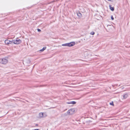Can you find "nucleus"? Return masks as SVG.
Listing matches in <instances>:
<instances>
[{
	"label": "nucleus",
	"instance_id": "2",
	"mask_svg": "<svg viewBox=\"0 0 130 130\" xmlns=\"http://www.w3.org/2000/svg\"><path fill=\"white\" fill-rule=\"evenodd\" d=\"M75 43L74 42H70V43H66L64 44H63L62 45V46H68L69 47L72 46L75 44Z\"/></svg>",
	"mask_w": 130,
	"mask_h": 130
},
{
	"label": "nucleus",
	"instance_id": "5",
	"mask_svg": "<svg viewBox=\"0 0 130 130\" xmlns=\"http://www.w3.org/2000/svg\"><path fill=\"white\" fill-rule=\"evenodd\" d=\"M46 116V115L45 113H44L42 112L40 113L39 114V116L40 118L43 117H45Z\"/></svg>",
	"mask_w": 130,
	"mask_h": 130
},
{
	"label": "nucleus",
	"instance_id": "6",
	"mask_svg": "<svg viewBox=\"0 0 130 130\" xmlns=\"http://www.w3.org/2000/svg\"><path fill=\"white\" fill-rule=\"evenodd\" d=\"M66 103L68 104H75L76 103V102L75 101H71L67 102Z\"/></svg>",
	"mask_w": 130,
	"mask_h": 130
},
{
	"label": "nucleus",
	"instance_id": "7",
	"mask_svg": "<svg viewBox=\"0 0 130 130\" xmlns=\"http://www.w3.org/2000/svg\"><path fill=\"white\" fill-rule=\"evenodd\" d=\"M109 8L112 11H113L114 10V8L113 7H112L111 5H109Z\"/></svg>",
	"mask_w": 130,
	"mask_h": 130
},
{
	"label": "nucleus",
	"instance_id": "10",
	"mask_svg": "<svg viewBox=\"0 0 130 130\" xmlns=\"http://www.w3.org/2000/svg\"><path fill=\"white\" fill-rule=\"evenodd\" d=\"M46 47H44L42 49L40 50V51L41 52H43L46 49Z\"/></svg>",
	"mask_w": 130,
	"mask_h": 130
},
{
	"label": "nucleus",
	"instance_id": "16",
	"mask_svg": "<svg viewBox=\"0 0 130 130\" xmlns=\"http://www.w3.org/2000/svg\"><path fill=\"white\" fill-rule=\"evenodd\" d=\"M108 0V1H111V0Z\"/></svg>",
	"mask_w": 130,
	"mask_h": 130
},
{
	"label": "nucleus",
	"instance_id": "14",
	"mask_svg": "<svg viewBox=\"0 0 130 130\" xmlns=\"http://www.w3.org/2000/svg\"><path fill=\"white\" fill-rule=\"evenodd\" d=\"M37 30H38V31L39 32H40L41 31V30L40 29H37Z\"/></svg>",
	"mask_w": 130,
	"mask_h": 130
},
{
	"label": "nucleus",
	"instance_id": "12",
	"mask_svg": "<svg viewBox=\"0 0 130 130\" xmlns=\"http://www.w3.org/2000/svg\"><path fill=\"white\" fill-rule=\"evenodd\" d=\"M110 105H113H113H114V104H113V102H112L111 103H110Z\"/></svg>",
	"mask_w": 130,
	"mask_h": 130
},
{
	"label": "nucleus",
	"instance_id": "8",
	"mask_svg": "<svg viewBox=\"0 0 130 130\" xmlns=\"http://www.w3.org/2000/svg\"><path fill=\"white\" fill-rule=\"evenodd\" d=\"M128 94H125L123 96V98L124 99H126L128 96Z\"/></svg>",
	"mask_w": 130,
	"mask_h": 130
},
{
	"label": "nucleus",
	"instance_id": "9",
	"mask_svg": "<svg viewBox=\"0 0 130 130\" xmlns=\"http://www.w3.org/2000/svg\"><path fill=\"white\" fill-rule=\"evenodd\" d=\"M77 15L79 18H80L82 17V14L80 13H77Z\"/></svg>",
	"mask_w": 130,
	"mask_h": 130
},
{
	"label": "nucleus",
	"instance_id": "4",
	"mask_svg": "<svg viewBox=\"0 0 130 130\" xmlns=\"http://www.w3.org/2000/svg\"><path fill=\"white\" fill-rule=\"evenodd\" d=\"M74 111L75 110L74 109H71L68 110L67 112V113L68 115H72L74 113Z\"/></svg>",
	"mask_w": 130,
	"mask_h": 130
},
{
	"label": "nucleus",
	"instance_id": "1",
	"mask_svg": "<svg viewBox=\"0 0 130 130\" xmlns=\"http://www.w3.org/2000/svg\"><path fill=\"white\" fill-rule=\"evenodd\" d=\"M5 43L7 45L11 44L12 43L16 44H19L21 43V40L17 38L15 40H12L11 41L6 40H5Z\"/></svg>",
	"mask_w": 130,
	"mask_h": 130
},
{
	"label": "nucleus",
	"instance_id": "3",
	"mask_svg": "<svg viewBox=\"0 0 130 130\" xmlns=\"http://www.w3.org/2000/svg\"><path fill=\"white\" fill-rule=\"evenodd\" d=\"M8 62V60L4 58L0 59V63L3 64H7Z\"/></svg>",
	"mask_w": 130,
	"mask_h": 130
},
{
	"label": "nucleus",
	"instance_id": "13",
	"mask_svg": "<svg viewBox=\"0 0 130 130\" xmlns=\"http://www.w3.org/2000/svg\"><path fill=\"white\" fill-rule=\"evenodd\" d=\"M111 19L112 20H114V18H113V16L112 15H111Z\"/></svg>",
	"mask_w": 130,
	"mask_h": 130
},
{
	"label": "nucleus",
	"instance_id": "15",
	"mask_svg": "<svg viewBox=\"0 0 130 130\" xmlns=\"http://www.w3.org/2000/svg\"><path fill=\"white\" fill-rule=\"evenodd\" d=\"M35 130H39L38 129H35Z\"/></svg>",
	"mask_w": 130,
	"mask_h": 130
},
{
	"label": "nucleus",
	"instance_id": "11",
	"mask_svg": "<svg viewBox=\"0 0 130 130\" xmlns=\"http://www.w3.org/2000/svg\"><path fill=\"white\" fill-rule=\"evenodd\" d=\"M94 34H95L94 32L93 31L91 32L90 33V34H91V35H93Z\"/></svg>",
	"mask_w": 130,
	"mask_h": 130
}]
</instances>
